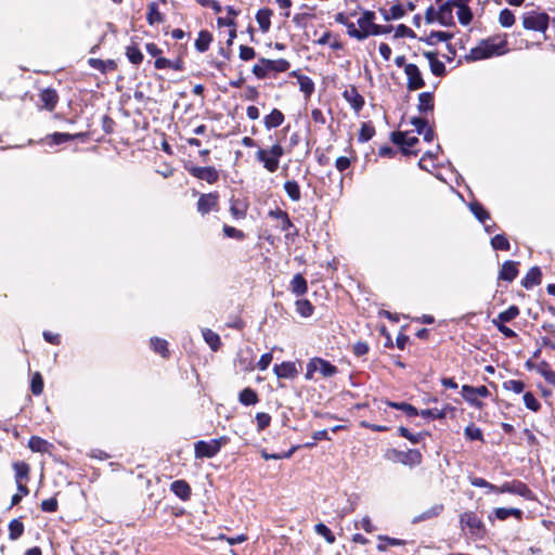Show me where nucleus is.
Instances as JSON below:
<instances>
[{
	"label": "nucleus",
	"mask_w": 555,
	"mask_h": 555,
	"mask_svg": "<svg viewBox=\"0 0 555 555\" xmlns=\"http://www.w3.org/2000/svg\"><path fill=\"white\" fill-rule=\"evenodd\" d=\"M506 46L507 41L499 37H491L481 40L478 46L469 50L465 55V60L467 62H476L492 56L503 55L507 52Z\"/></svg>",
	"instance_id": "nucleus-1"
},
{
	"label": "nucleus",
	"mask_w": 555,
	"mask_h": 555,
	"mask_svg": "<svg viewBox=\"0 0 555 555\" xmlns=\"http://www.w3.org/2000/svg\"><path fill=\"white\" fill-rule=\"evenodd\" d=\"M230 442L228 436H221L216 439L198 440L194 443V456L195 459H212L221 450L222 447Z\"/></svg>",
	"instance_id": "nucleus-2"
},
{
	"label": "nucleus",
	"mask_w": 555,
	"mask_h": 555,
	"mask_svg": "<svg viewBox=\"0 0 555 555\" xmlns=\"http://www.w3.org/2000/svg\"><path fill=\"white\" fill-rule=\"evenodd\" d=\"M284 155V149L280 143L273 144L270 149H259L256 152V160L261 163L263 168L273 173L278 170L280 159Z\"/></svg>",
	"instance_id": "nucleus-3"
},
{
	"label": "nucleus",
	"mask_w": 555,
	"mask_h": 555,
	"mask_svg": "<svg viewBox=\"0 0 555 555\" xmlns=\"http://www.w3.org/2000/svg\"><path fill=\"white\" fill-rule=\"evenodd\" d=\"M291 64L285 59L279 60H269L261 57L258 63L253 66V74L259 78L263 79L268 77L271 73H285L289 69Z\"/></svg>",
	"instance_id": "nucleus-4"
},
{
	"label": "nucleus",
	"mask_w": 555,
	"mask_h": 555,
	"mask_svg": "<svg viewBox=\"0 0 555 555\" xmlns=\"http://www.w3.org/2000/svg\"><path fill=\"white\" fill-rule=\"evenodd\" d=\"M317 372L320 373L322 377L330 378L338 373V367L323 358L314 357L311 358L306 365L305 378L307 380L314 379V373Z\"/></svg>",
	"instance_id": "nucleus-5"
},
{
	"label": "nucleus",
	"mask_w": 555,
	"mask_h": 555,
	"mask_svg": "<svg viewBox=\"0 0 555 555\" xmlns=\"http://www.w3.org/2000/svg\"><path fill=\"white\" fill-rule=\"evenodd\" d=\"M385 456L387 460L391 462L401 463L410 467L416 466L422 463V454L416 449H410L408 451L390 449L387 451Z\"/></svg>",
	"instance_id": "nucleus-6"
},
{
	"label": "nucleus",
	"mask_w": 555,
	"mask_h": 555,
	"mask_svg": "<svg viewBox=\"0 0 555 555\" xmlns=\"http://www.w3.org/2000/svg\"><path fill=\"white\" fill-rule=\"evenodd\" d=\"M461 393L468 404L477 409H481L483 406V403L479 400V397L487 398L490 396V391L486 386L474 387L469 385H463Z\"/></svg>",
	"instance_id": "nucleus-7"
},
{
	"label": "nucleus",
	"mask_w": 555,
	"mask_h": 555,
	"mask_svg": "<svg viewBox=\"0 0 555 555\" xmlns=\"http://www.w3.org/2000/svg\"><path fill=\"white\" fill-rule=\"evenodd\" d=\"M522 25L526 29L544 33L548 26L546 13L528 12L522 17Z\"/></svg>",
	"instance_id": "nucleus-8"
},
{
	"label": "nucleus",
	"mask_w": 555,
	"mask_h": 555,
	"mask_svg": "<svg viewBox=\"0 0 555 555\" xmlns=\"http://www.w3.org/2000/svg\"><path fill=\"white\" fill-rule=\"evenodd\" d=\"M390 139L396 145L400 146L404 155L417 154V152L412 149L418 143V138L414 135L410 137L406 132L393 131L390 134Z\"/></svg>",
	"instance_id": "nucleus-9"
},
{
	"label": "nucleus",
	"mask_w": 555,
	"mask_h": 555,
	"mask_svg": "<svg viewBox=\"0 0 555 555\" xmlns=\"http://www.w3.org/2000/svg\"><path fill=\"white\" fill-rule=\"evenodd\" d=\"M185 169L194 178L204 180L209 184L217 182L219 179V172L212 166L199 167V166L191 165V166H186Z\"/></svg>",
	"instance_id": "nucleus-10"
},
{
	"label": "nucleus",
	"mask_w": 555,
	"mask_h": 555,
	"mask_svg": "<svg viewBox=\"0 0 555 555\" xmlns=\"http://www.w3.org/2000/svg\"><path fill=\"white\" fill-rule=\"evenodd\" d=\"M404 74L406 76V88L410 91L418 90L425 87V81L417 65L412 63L405 65Z\"/></svg>",
	"instance_id": "nucleus-11"
},
{
	"label": "nucleus",
	"mask_w": 555,
	"mask_h": 555,
	"mask_svg": "<svg viewBox=\"0 0 555 555\" xmlns=\"http://www.w3.org/2000/svg\"><path fill=\"white\" fill-rule=\"evenodd\" d=\"M219 207V194L217 192H211L207 194H201L196 208L197 211L204 216L210 211L218 210Z\"/></svg>",
	"instance_id": "nucleus-12"
},
{
	"label": "nucleus",
	"mask_w": 555,
	"mask_h": 555,
	"mask_svg": "<svg viewBox=\"0 0 555 555\" xmlns=\"http://www.w3.org/2000/svg\"><path fill=\"white\" fill-rule=\"evenodd\" d=\"M273 372L279 378L284 379H294L298 375L296 363L292 361H284L281 364H275Z\"/></svg>",
	"instance_id": "nucleus-13"
},
{
	"label": "nucleus",
	"mask_w": 555,
	"mask_h": 555,
	"mask_svg": "<svg viewBox=\"0 0 555 555\" xmlns=\"http://www.w3.org/2000/svg\"><path fill=\"white\" fill-rule=\"evenodd\" d=\"M343 96L354 109V112L359 113L363 108L365 103L364 98L358 92L354 86L346 89L343 93Z\"/></svg>",
	"instance_id": "nucleus-14"
},
{
	"label": "nucleus",
	"mask_w": 555,
	"mask_h": 555,
	"mask_svg": "<svg viewBox=\"0 0 555 555\" xmlns=\"http://www.w3.org/2000/svg\"><path fill=\"white\" fill-rule=\"evenodd\" d=\"M423 55L428 60L430 72L436 77H442L446 75V65L437 59V52L425 51Z\"/></svg>",
	"instance_id": "nucleus-15"
},
{
	"label": "nucleus",
	"mask_w": 555,
	"mask_h": 555,
	"mask_svg": "<svg viewBox=\"0 0 555 555\" xmlns=\"http://www.w3.org/2000/svg\"><path fill=\"white\" fill-rule=\"evenodd\" d=\"M158 2L166 3L167 0H158L149 3L146 21L150 25L160 24L165 21L164 15L159 12Z\"/></svg>",
	"instance_id": "nucleus-16"
},
{
	"label": "nucleus",
	"mask_w": 555,
	"mask_h": 555,
	"mask_svg": "<svg viewBox=\"0 0 555 555\" xmlns=\"http://www.w3.org/2000/svg\"><path fill=\"white\" fill-rule=\"evenodd\" d=\"M453 5L447 1L439 7V10L437 11V21L443 25V26H450L453 25Z\"/></svg>",
	"instance_id": "nucleus-17"
},
{
	"label": "nucleus",
	"mask_w": 555,
	"mask_h": 555,
	"mask_svg": "<svg viewBox=\"0 0 555 555\" xmlns=\"http://www.w3.org/2000/svg\"><path fill=\"white\" fill-rule=\"evenodd\" d=\"M40 101L43 104V107L48 111H53L57 104L59 95L54 89L46 88L41 90L39 94Z\"/></svg>",
	"instance_id": "nucleus-18"
},
{
	"label": "nucleus",
	"mask_w": 555,
	"mask_h": 555,
	"mask_svg": "<svg viewBox=\"0 0 555 555\" xmlns=\"http://www.w3.org/2000/svg\"><path fill=\"white\" fill-rule=\"evenodd\" d=\"M517 274V262L507 260L501 267V270L499 272V279L506 282H512L516 279Z\"/></svg>",
	"instance_id": "nucleus-19"
},
{
	"label": "nucleus",
	"mask_w": 555,
	"mask_h": 555,
	"mask_svg": "<svg viewBox=\"0 0 555 555\" xmlns=\"http://www.w3.org/2000/svg\"><path fill=\"white\" fill-rule=\"evenodd\" d=\"M375 13L373 11H364L362 15L358 18L359 30L367 34V37L371 36V30L375 26Z\"/></svg>",
	"instance_id": "nucleus-20"
},
{
	"label": "nucleus",
	"mask_w": 555,
	"mask_h": 555,
	"mask_svg": "<svg viewBox=\"0 0 555 555\" xmlns=\"http://www.w3.org/2000/svg\"><path fill=\"white\" fill-rule=\"evenodd\" d=\"M170 490L181 500L188 501L191 498L192 490L185 480H176L171 483Z\"/></svg>",
	"instance_id": "nucleus-21"
},
{
	"label": "nucleus",
	"mask_w": 555,
	"mask_h": 555,
	"mask_svg": "<svg viewBox=\"0 0 555 555\" xmlns=\"http://www.w3.org/2000/svg\"><path fill=\"white\" fill-rule=\"evenodd\" d=\"M272 15L273 11L268 8L260 9L256 13V22L258 23L259 28L262 33H268L270 30Z\"/></svg>",
	"instance_id": "nucleus-22"
},
{
	"label": "nucleus",
	"mask_w": 555,
	"mask_h": 555,
	"mask_svg": "<svg viewBox=\"0 0 555 555\" xmlns=\"http://www.w3.org/2000/svg\"><path fill=\"white\" fill-rule=\"evenodd\" d=\"M460 521L463 526L469 528L473 532L482 527L481 519L474 512H465L461 515Z\"/></svg>",
	"instance_id": "nucleus-23"
},
{
	"label": "nucleus",
	"mask_w": 555,
	"mask_h": 555,
	"mask_svg": "<svg viewBox=\"0 0 555 555\" xmlns=\"http://www.w3.org/2000/svg\"><path fill=\"white\" fill-rule=\"evenodd\" d=\"M541 276H542V273H541V270L539 267H532L528 272L527 274L525 275V278L522 279L521 281V285L527 288V289H530L537 285H539L541 283Z\"/></svg>",
	"instance_id": "nucleus-24"
},
{
	"label": "nucleus",
	"mask_w": 555,
	"mask_h": 555,
	"mask_svg": "<svg viewBox=\"0 0 555 555\" xmlns=\"http://www.w3.org/2000/svg\"><path fill=\"white\" fill-rule=\"evenodd\" d=\"M434 106V94L431 92H422L418 94L417 109L421 114L433 112Z\"/></svg>",
	"instance_id": "nucleus-25"
},
{
	"label": "nucleus",
	"mask_w": 555,
	"mask_h": 555,
	"mask_svg": "<svg viewBox=\"0 0 555 555\" xmlns=\"http://www.w3.org/2000/svg\"><path fill=\"white\" fill-rule=\"evenodd\" d=\"M443 508H444L443 504H435L430 508H428L427 511H425V512L421 513L420 515L415 516L413 518L412 522L413 524H417V522H422V521L435 518V517L439 516L442 513Z\"/></svg>",
	"instance_id": "nucleus-26"
},
{
	"label": "nucleus",
	"mask_w": 555,
	"mask_h": 555,
	"mask_svg": "<svg viewBox=\"0 0 555 555\" xmlns=\"http://www.w3.org/2000/svg\"><path fill=\"white\" fill-rule=\"evenodd\" d=\"M291 291L296 296H302L307 293L308 284L306 279L300 273L295 274L291 281Z\"/></svg>",
	"instance_id": "nucleus-27"
},
{
	"label": "nucleus",
	"mask_w": 555,
	"mask_h": 555,
	"mask_svg": "<svg viewBox=\"0 0 555 555\" xmlns=\"http://www.w3.org/2000/svg\"><path fill=\"white\" fill-rule=\"evenodd\" d=\"M284 119L283 113L278 108H273L271 113L264 117L263 122L267 129H272L281 126Z\"/></svg>",
	"instance_id": "nucleus-28"
},
{
	"label": "nucleus",
	"mask_w": 555,
	"mask_h": 555,
	"mask_svg": "<svg viewBox=\"0 0 555 555\" xmlns=\"http://www.w3.org/2000/svg\"><path fill=\"white\" fill-rule=\"evenodd\" d=\"M453 38V34L447 31L433 30L426 38H420L425 41L428 46H436L440 41H449Z\"/></svg>",
	"instance_id": "nucleus-29"
},
{
	"label": "nucleus",
	"mask_w": 555,
	"mask_h": 555,
	"mask_svg": "<svg viewBox=\"0 0 555 555\" xmlns=\"http://www.w3.org/2000/svg\"><path fill=\"white\" fill-rule=\"evenodd\" d=\"M453 408L449 404H446L443 409H426L418 412V415H422L425 418L431 420H443L447 417L448 411H452Z\"/></svg>",
	"instance_id": "nucleus-30"
},
{
	"label": "nucleus",
	"mask_w": 555,
	"mask_h": 555,
	"mask_svg": "<svg viewBox=\"0 0 555 555\" xmlns=\"http://www.w3.org/2000/svg\"><path fill=\"white\" fill-rule=\"evenodd\" d=\"M211 41L212 35L208 30H201L194 43L195 49L198 52L204 53L209 49Z\"/></svg>",
	"instance_id": "nucleus-31"
},
{
	"label": "nucleus",
	"mask_w": 555,
	"mask_h": 555,
	"mask_svg": "<svg viewBox=\"0 0 555 555\" xmlns=\"http://www.w3.org/2000/svg\"><path fill=\"white\" fill-rule=\"evenodd\" d=\"M380 13L383 18L388 22L403 17L405 15V10L401 4L397 3L391 5L389 10L380 9Z\"/></svg>",
	"instance_id": "nucleus-32"
},
{
	"label": "nucleus",
	"mask_w": 555,
	"mask_h": 555,
	"mask_svg": "<svg viewBox=\"0 0 555 555\" xmlns=\"http://www.w3.org/2000/svg\"><path fill=\"white\" fill-rule=\"evenodd\" d=\"M88 64L92 68L98 69L103 74L109 70H114L117 66L114 60L103 61L101 59H89Z\"/></svg>",
	"instance_id": "nucleus-33"
},
{
	"label": "nucleus",
	"mask_w": 555,
	"mask_h": 555,
	"mask_svg": "<svg viewBox=\"0 0 555 555\" xmlns=\"http://www.w3.org/2000/svg\"><path fill=\"white\" fill-rule=\"evenodd\" d=\"M157 69L172 68L175 70H183V62L181 60L171 61L166 57H157L154 62Z\"/></svg>",
	"instance_id": "nucleus-34"
},
{
	"label": "nucleus",
	"mask_w": 555,
	"mask_h": 555,
	"mask_svg": "<svg viewBox=\"0 0 555 555\" xmlns=\"http://www.w3.org/2000/svg\"><path fill=\"white\" fill-rule=\"evenodd\" d=\"M238 401L243 405L249 406V405H255L259 401V398H258L257 392L254 389L247 387V388H244L240 392Z\"/></svg>",
	"instance_id": "nucleus-35"
},
{
	"label": "nucleus",
	"mask_w": 555,
	"mask_h": 555,
	"mask_svg": "<svg viewBox=\"0 0 555 555\" xmlns=\"http://www.w3.org/2000/svg\"><path fill=\"white\" fill-rule=\"evenodd\" d=\"M495 517L499 519V520H505L507 519L508 517L511 516H514L516 517L517 519H520L521 516H522V511L519 509V508H514V507H509V508H506V507H496L494 511H493Z\"/></svg>",
	"instance_id": "nucleus-36"
},
{
	"label": "nucleus",
	"mask_w": 555,
	"mask_h": 555,
	"mask_svg": "<svg viewBox=\"0 0 555 555\" xmlns=\"http://www.w3.org/2000/svg\"><path fill=\"white\" fill-rule=\"evenodd\" d=\"M86 133L79 132L75 134L65 133V132H54L50 134L48 138L51 139L53 144H62L65 142H68L70 140L77 139V138H85Z\"/></svg>",
	"instance_id": "nucleus-37"
},
{
	"label": "nucleus",
	"mask_w": 555,
	"mask_h": 555,
	"mask_svg": "<svg viewBox=\"0 0 555 555\" xmlns=\"http://www.w3.org/2000/svg\"><path fill=\"white\" fill-rule=\"evenodd\" d=\"M230 212L235 219H244L247 212V204L238 199H232Z\"/></svg>",
	"instance_id": "nucleus-38"
},
{
	"label": "nucleus",
	"mask_w": 555,
	"mask_h": 555,
	"mask_svg": "<svg viewBox=\"0 0 555 555\" xmlns=\"http://www.w3.org/2000/svg\"><path fill=\"white\" fill-rule=\"evenodd\" d=\"M284 190H285L287 196L293 202H298L300 199V197H301L300 186L296 181H294V180L286 181L284 183Z\"/></svg>",
	"instance_id": "nucleus-39"
},
{
	"label": "nucleus",
	"mask_w": 555,
	"mask_h": 555,
	"mask_svg": "<svg viewBox=\"0 0 555 555\" xmlns=\"http://www.w3.org/2000/svg\"><path fill=\"white\" fill-rule=\"evenodd\" d=\"M151 347L154 352L159 353L163 358H167L169 356L168 343L165 339L152 337Z\"/></svg>",
	"instance_id": "nucleus-40"
},
{
	"label": "nucleus",
	"mask_w": 555,
	"mask_h": 555,
	"mask_svg": "<svg viewBox=\"0 0 555 555\" xmlns=\"http://www.w3.org/2000/svg\"><path fill=\"white\" fill-rule=\"evenodd\" d=\"M519 314V309L517 306H511L506 310L500 312L495 319L492 321L507 323L514 320Z\"/></svg>",
	"instance_id": "nucleus-41"
},
{
	"label": "nucleus",
	"mask_w": 555,
	"mask_h": 555,
	"mask_svg": "<svg viewBox=\"0 0 555 555\" xmlns=\"http://www.w3.org/2000/svg\"><path fill=\"white\" fill-rule=\"evenodd\" d=\"M387 404L396 410L404 412L409 417H414L418 415L417 409L410 403L388 401Z\"/></svg>",
	"instance_id": "nucleus-42"
},
{
	"label": "nucleus",
	"mask_w": 555,
	"mask_h": 555,
	"mask_svg": "<svg viewBox=\"0 0 555 555\" xmlns=\"http://www.w3.org/2000/svg\"><path fill=\"white\" fill-rule=\"evenodd\" d=\"M375 134V128L371 122H363L361 125L358 141L361 143H365L370 141Z\"/></svg>",
	"instance_id": "nucleus-43"
},
{
	"label": "nucleus",
	"mask_w": 555,
	"mask_h": 555,
	"mask_svg": "<svg viewBox=\"0 0 555 555\" xmlns=\"http://www.w3.org/2000/svg\"><path fill=\"white\" fill-rule=\"evenodd\" d=\"M470 211L473 215L478 219L481 223H485L487 220L490 219L489 212L483 208V206L478 203L474 202L469 205Z\"/></svg>",
	"instance_id": "nucleus-44"
},
{
	"label": "nucleus",
	"mask_w": 555,
	"mask_h": 555,
	"mask_svg": "<svg viewBox=\"0 0 555 555\" xmlns=\"http://www.w3.org/2000/svg\"><path fill=\"white\" fill-rule=\"evenodd\" d=\"M50 443L37 436H33L28 441V447L34 452H47Z\"/></svg>",
	"instance_id": "nucleus-45"
},
{
	"label": "nucleus",
	"mask_w": 555,
	"mask_h": 555,
	"mask_svg": "<svg viewBox=\"0 0 555 555\" xmlns=\"http://www.w3.org/2000/svg\"><path fill=\"white\" fill-rule=\"evenodd\" d=\"M126 56L133 65H139L143 61V54L137 46H129L126 48Z\"/></svg>",
	"instance_id": "nucleus-46"
},
{
	"label": "nucleus",
	"mask_w": 555,
	"mask_h": 555,
	"mask_svg": "<svg viewBox=\"0 0 555 555\" xmlns=\"http://www.w3.org/2000/svg\"><path fill=\"white\" fill-rule=\"evenodd\" d=\"M299 89L306 96H310L314 91V82L308 76L300 75L298 76Z\"/></svg>",
	"instance_id": "nucleus-47"
},
{
	"label": "nucleus",
	"mask_w": 555,
	"mask_h": 555,
	"mask_svg": "<svg viewBox=\"0 0 555 555\" xmlns=\"http://www.w3.org/2000/svg\"><path fill=\"white\" fill-rule=\"evenodd\" d=\"M24 532V525L20 519H12L9 524L10 540H17Z\"/></svg>",
	"instance_id": "nucleus-48"
},
{
	"label": "nucleus",
	"mask_w": 555,
	"mask_h": 555,
	"mask_svg": "<svg viewBox=\"0 0 555 555\" xmlns=\"http://www.w3.org/2000/svg\"><path fill=\"white\" fill-rule=\"evenodd\" d=\"M299 449V446H293L288 451L283 453H268L266 450L261 451V456L264 460H282V459H289L295 451Z\"/></svg>",
	"instance_id": "nucleus-49"
},
{
	"label": "nucleus",
	"mask_w": 555,
	"mask_h": 555,
	"mask_svg": "<svg viewBox=\"0 0 555 555\" xmlns=\"http://www.w3.org/2000/svg\"><path fill=\"white\" fill-rule=\"evenodd\" d=\"M13 468L15 472V480L22 481L28 479L29 475V465L25 462H15L13 464Z\"/></svg>",
	"instance_id": "nucleus-50"
},
{
	"label": "nucleus",
	"mask_w": 555,
	"mask_h": 555,
	"mask_svg": "<svg viewBox=\"0 0 555 555\" xmlns=\"http://www.w3.org/2000/svg\"><path fill=\"white\" fill-rule=\"evenodd\" d=\"M537 371L544 377L546 383L555 386V371L551 370L546 362L540 363Z\"/></svg>",
	"instance_id": "nucleus-51"
},
{
	"label": "nucleus",
	"mask_w": 555,
	"mask_h": 555,
	"mask_svg": "<svg viewBox=\"0 0 555 555\" xmlns=\"http://www.w3.org/2000/svg\"><path fill=\"white\" fill-rule=\"evenodd\" d=\"M313 306L307 299H299L296 301V311L304 318H308L313 313Z\"/></svg>",
	"instance_id": "nucleus-52"
},
{
	"label": "nucleus",
	"mask_w": 555,
	"mask_h": 555,
	"mask_svg": "<svg viewBox=\"0 0 555 555\" xmlns=\"http://www.w3.org/2000/svg\"><path fill=\"white\" fill-rule=\"evenodd\" d=\"M491 246L495 250H509L511 245L504 234H496L491 238Z\"/></svg>",
	"instance_id": "nucleus-53"
},
{
	"label": "nucleus",
	"mask_w": 555,
	"mask_h": 555,
	"mask_svg": "<svg viewBox=\"0 0 555 555\" xmlns=\"http://www.w3.org/2000/svg\"><path fill=\"white\" fill-rule=\"evenodd\" d=\"M457 9L459 22L464 26L468 25L473 20L472 10L467 4H461Z\"/></svg>",
	"instance_id": "nucleus-54"
},
{
	"label": "nucleus",
	"mask_w": 555,
	"mask_h": 555,
	"mask_svg": "<svg viewBox=\"0 0 555 555\" xmlns=\"http://www.w3.org/2000/svg\"><path fill=\"white\" fill-rule=\"evenodd\" d=\"M205 341L210 346L212 350H217L220 346V337L218 334L209 328L203 331Z\"/></svg>",
	"instance_id": "nucleus-55"
},
{
	"label": "nucleus",
	"mask_w": 555,
	"mask_h": 555,
	"mask_svg": "<svg viewBox=\"0 0 555 555\" xmlns=\"http://www.w3.org/2000/svg\"><path fill=\"white\" fill-rule=\"evenodd\" d=\"M504 390L521 393L525 389V383L517 379H508L502 384Z\"/></svg>",
	"instance_id": "nucleus-56"
},
{
	"label": "nucleus",
	"mask_w": 555,
	"mask_h": 555,
	"mask_svg": "<svg viewBox=\"0 0 555 555\" xmlns=\"http://www.w3.org/2000/svg\"><path fill=\"white\" fill-rule=\"evenodd\" d=\"M464 435L468 440H483L482 431L479 427L475 426L474 424H470L465 427Z\"/></svg>",
	"instance_id": "nucleus-57"
},
{
	"label": "nucleus",
	"mask_w": 555,
	"mask_h": 555,
	"mask_svg": "<svg viewBox=\"0 0 555 555\" xmlns=\"http://www.w3.org/2000/svg\"><path fill=\"white\" fill-rule=\"evenodd\" d=\"M30 389H31V392L35 396H39V395L42 393V391H43V379H42V376H41V374L39 372H36L31 376Z\"/></svg>",
	"instance_id": "nucleus-58"
},
{
	"label": "nucleus",
	"mask_w": 555,
	"mask_h": 555,
	"mask_svg": "<svg viewBox=\"0 0 555 555\" xmlns=\"http://www.w3.org/2000/svg\"><path fill=\"white\" fill-rule=\"evenodd\" d=\"M314 530L318 534L322 535L327 543L332 544L335 542V535L333 534L331 529L323 522L317 524L314 526Z\"/></svg>",
	"instance_id": "nucleus-59"
},
{
	"label": "nucleus",
	"mask_w": 555,
	"mask_h": 555,
	"mask_svg": "<svg viewBox=\"0 0 555 555\" xmlns=\"http://www.w3.org/2000/svg\"><path fill=\"white\" fill-rule=\"evenodd\" d=\"M522 399H524V403L527 409H529L533 412H537L540 410L541 404L532 392H530V391L525 392Z\"/></svg>",
	"instance_id": "nucleus-60"
},
{
	"label": "nucleus",
	"mask_w": 555,
	"mask_h": 555,
	"mask_svg": "<svg viewBox=\"0 0 555 555\" xmlns=\"http://www.w3.org/2000/svg\"><path fill=\"white\" fill-rule=\"evenodd\" d=\"M222 231L227 237L235 238L238 241H243L246 236L243 231L228 224L223 225Z\"/></svg>",
	"instance_id": "nucleus-61"
},
{
	"label": "nucleus",
	"mask_w": 555,
	"mask_h": 555,
	"mask_svg": "<svg viewBox=\"0 0 555 555\" xmlns=\"http://www.w3.org/2000/svg\"><path fill=\"white\" fill-rule=\"evenodd\" d=\"M499 22L503 27H511L515 23V16L508 9H504L500 12Z\"/></svg>",
	"instance_id": "nucleus-62"
},
{
	"label": "nucleus",
	"mask_w": 555,
	"mask_h": 555,
	"mask_svg": "<svg viewBox=\"0 0 555 555\" xmlns=\"http://www.w3.org/2000/svg\"><path fill=\"white\" fill-rule=\"evenodd\" d=\"M345 26L347 27V34L351 38H356L359 41H362L367 38V34L364 31H360L359 28L356 27L354 23L348 22Z\"/></svg>",
	"instance_id": "nucleus-63"
},
{
	"label": "nucleus",
	"mask_w": 555,
	"mask_h": 555,
	"mask_svg": "<svg viewBox=\"0 0 555 555\" xmlns=\"http://www.w3.org/2000/svg\"><path fill=\"white\" fill-rule=\"evenodd\" d=\"M257 429L258 431L264 430L271 423V416L264 412H258L256 414Z\"/></svg>",
	"instance_id": "nucleus-64"
}]
</instances>
